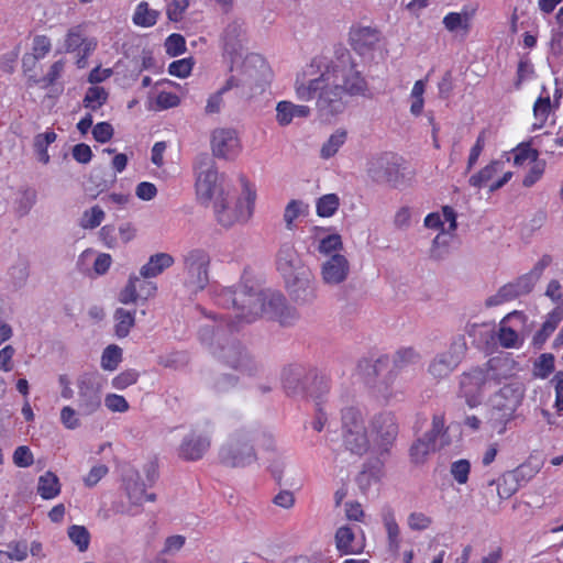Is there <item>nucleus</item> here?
<instances>
[{
	"instance_id": "2",
	"label": "nucleus",
	"mask_w": 563,
	"mask_h": 563,
	"mask_svg": "<svg viewBox=\"0 0 563 563\" xmlns=\"http://www.w3.org/2000/svg\"><path fill=\"white\" fill-rule=\"evenodd\" d=\"M214 302L225 309H233V314L222 317L228 321L230 331L256 321L264 313L276 319L282 325H289L297 318L295 309L286 305V299L280 292L256 291L246 285L222 288L216 294Z\"/></svg>"
},
{
	"instance_id": "1",
	"label": "nucleus",
	"mask_w": 563,
	"mask_h": 563,
	"mask_svg": "<svg viewBox=\"0 0 563 563\" xmlns=\"http://www.w3.org/2000/svg\"><path fill=\"white\" fill-rule=\"evenodd\" d=\"M366 89V80L347 52L332 59L318 77L306 79L298 75L295 81L297 99L316 100L317 113L325 121L345 110L347 97L362 95Z\"/></svg>"
},
{
	"instance_id": "63",
	"label": "nucleus",
	"mask_w": 563,
	"mask_h": 563,
	"mask_svg": "<svg viewBox=\"0 0 563 563\" xmlns=\"http://www.w3.org/2000/svg\"><path fill=\"white\" fill-rule=\"evenodd\" d=\"M109 472V468L104 464H97L91 467L89 473L84 477V484L86 487L96 486Z\"/></svg>"
},
{
	"instance_id": "46",
	"label": "nucleus",
	"mask_w": 563,
	"mask_h": 563,
	"mask_svg": "<svg viewBox=\"0 0 563 563\" xmlns=\"http://www.w3.org/2000/svg\"><path fill=\"white\" fill-rule=\"evenodd\" d=\"M517 287L516 283L504 285L495 296L488 298L487 305L496 306L518 298L520 296V291L517 290Z\"/></svg>"
},
{
	"instance_id": "47",
	"label": "nucleus",
	"mask_w": 563,
	"mask_h": 563,
	"mask_svg": "<svg viewBox=\"0 0 563 563\" xmlns=\"http://www.w3.org/2000/svg\"><path fill=\"white\" fill-rule=\"evenodd\" d=\"M104 219V211L99 206H93L89 210H85L79 225L82 229H95L101 224Z\"/></svg>"
},
{
	"instance_id": "7",
	"label": "nucleus",
	"mask_w": 563,
	"mask_h": 563,
	"mask_svg": "<svg viewBox=\"0 0 563 563\" xmlns=\"http://www.w3.org/2000/svg\"><path fill=\"white\" fill-rule=\"evenodd\" d=\"M184 269L189 285L195 290H202L209 283L211 258L203 249H191L184 254Z\"/></svg>"
},
{
	"instance_id": "60",
	"label": "nucleus",
	"mask_w": 563,
	"mask_h": 563,
	"mask_svg": "<svg viewBox=\"0 0 563 563\" xmlns=\"http://www.w3.org/2000/svg\"><path fill=\"white\" fill-rule=\"evenodd\" d=\"M485 141H486V130H483L477 139L475 144L472 146L467 159V167L466 170L470 172L474 165L477 163L484 147H485Z\"/></svg>"
},
{
	"instance_id": "21",
	"label": "nucleus",
	"mask_w": 563,
	"mask_h": 563,
	"mask_svg": "<svg viewBox=\"0 0 563 563\" xmlns=\"http://www.w3.org/2000/svg\"><path fill=\"white\" fill-rule=\"evenodd\" d=\"M476 13V8L463 7L461 12H449L443 18V25L449 32L462 30L464 34H468L471 30V21Z\"/></svg>"
},
{
	"instance_id": "34",
	"label": "nucleus",
	"mask_w": 563,
	"mask_h": 563,
	"mask_svg": "<svg viewBox=\"0 0 563 563\" xmlns=\"http://www.w3.org/2000/svg\"><path fill=\"white\" fill-rule=\"evenodd\" d=\"M355 539V534L351 527L343 526L340 527L335 532V544L336 549L342 554H354L361 551V548H356L353 544Z\"/></svg>"
},
{
	"instance_id": "25",
	"label": "nucleus",
	"mask_w": 563,
	"mask_h": 563,
	"mask_svg": "<svg viewBox=\"0 0 563 563\" xmlns=\"http://www.w3.org/2000/svg\"><path fill=\"white\" fill-rule=\"evenodd\" d=\"M533 130H541L545 126L553 110L550 95L545 86H542L541 93L533 103Z\"/></svg>"
},
{
	"instance_id": "12",
	"label": "nucleus",
	"mask_w": 563,
	"mask_h": 563,
	"mask_svg": "<svg viewBox=\"0 0 563 563\" xmlns=\"http://www.w3.org/2000/svg\"><path fill=\"white\" fill-rule=\"evenodd\" d=\"M504 162L501 161H492L489 164L484 166L479 172L472 175L468 179V183L472 187L483 188L488 186L489 191L494 192L505 186L512 177L511 172H506L503 174L500 178L495 181H492L494 177L503 170Z\"/></svg>"
},
{
	"instance_id": "33",
	"label": "nucleus",
	"mask_w": 563,
	"mask_h": 563,
	"mask_svg": "<svg viewBox=\"0 0 563 563\" xmlns=\"http://www.w3.org/2000/svg\"><path fill=\"white\" fill-rule=\"evenodd\" d=\"M125 490L128 493L129 499L131 503L135 505H141L144 501H155V494H146L144 484L134 481L132 477L124 478Z\"/></svg>"
},
{
	"instance_id": "48",
	"label": "nucleus",
	"mask_w": 563,
	"mask_h": 563,
	"mask_svg": "<svg viewBox=\"0 0 563 563\" xmlns=\"http://www.w3.org/2000/svg\"><path fill=\"white\" fill-rule=\"evenodd\" d=\"M450 473L457 484H466L468 482L471 473L470 461L466 459H460L457 461H454L450 466Z\"/></svg>"
},
{
	"instance_id": "31",
	"label": "nucleus",
	"mask_w": 563,
	"mask_h": 563,
	"mask_svg": "<svg viewBox=\"0 0 563 563\" xmlns=\"http://www.w3.org/2000/svg\"><path fill=\"white\" fill-rule=\"evenodd\" d=\"M109 99V92L101 86H91L82 99L84 108L95 112L103 107Z\"/></svg>"
},
{
	"instance_id": "18",
	"label": "nucleus",
	"mask_w": 563,
	"mask_h": 563,
	"mask_svg": "<svg viewBox=\"0 0 563 563\" xmlns=\"http://www.w3.org/2000/svg\"><path fill=\"white\" fill-rule=\"evenodd\" d=\"M220 357L225 364L234 369L246 373L249 375H251L253 372V361L247 356V354L244 352V347L241 346L240 343H233L229 346H223L221 349Z\"/></svg>"
},
{
	"instance_id": "37",
	"label": "nucleus",
	"mask_w": 563,
	"mask_h": 563,
	"mask_svg": "<svg viewBox=\"0 0 563 563\" xmlns=\"http://www.w3.org/2000/svg\"><path fill=\"white\" fill-rule=\"evenodd\" d=\"M57 139V134L54 131H46L44 133H40L34 137V151L37 155V159L47 164L49 162L48 146L54 143Z\"/></svg>"
},
{
	"instance_id": "32",
	"label": "nucleus",
	"mask_w": 563,
	"mask_h": 563,
	"mask_svg": "<svg viewBox=\"0 0 563 563\" xmlns=\"http://www.w3.org/2000/svg\"><path fill=\"white\" fill-rule=\"evenodd\" d=\"M243 35L242 26L236 23H230L223 32V48L230 55L236 54L241 48V37Z\"/></svg>"
},
{
	"instance_id": "49",
	"label": "nucleus",
	"mask_w": 563,
	"mask_h": 563,
	"mask_svg": "<svg viewBox=\"0 0 563 563\" xmlns=\"http://www.w3.org/2000/svg\"><path fill=\"white\" fill-rule=\"evenodd\" d=\"M563 319V310H560L559 308L553 309L549 314L547 320L543 322L540 331L538 332L537 336L541 338L542 340H545L549 335H551L559 323Z\"/></svg>"
},
{
	"instance_id": "39",
	"label": "nucleus",
	"mask_w": 563,
	"mask_h": 563,
	"mask_svg": "<svg viewBox=\"0 0 563 563\" xmlns=\"http://www.w3.org/2000/svg\"><path fill=\"white\" fill-rule=\"evenodd\" d=\"M437 449V443L426 437L423 439H418L410 448V457L411 461L416 464L423 463L426 457L434 452Z\"/></svg>"
},
{
	"instance_id": "11",
	"label": "nucleus",
	"mask_w": 563,
	"mask_h": 563,
	"mask_svg": "<svg viewBox=\"0 0 563 563\" xmlns=\"http://www.w3.org/2000/svg\"><path fill=\"white\" fill-rule=\"evenodd\" d=\"M488 382V372L483 368H473L464 373L460 380V395L465 398L470 407L481 402L484 386Z\"/></svg>"
},
{
	"instance_id": "50",
	"label": "nucleus",
	"mask_w": 563,
	"mask_h": 563,
	"mask_svg": "<svg viewBox=\"0 0 563 563\" xmlns=\"http://www.w3.org/2000/svg\"><path fill=\"white\" fill-rule=\"evenodd\" d=\"M420 361V355L412 347H404L397 351L394 358V367L402 369L404 367L416 364Z\"/></svg>"
},
{
	"instance_id": "45",
	"label": "nucleus",
	"mask_w": 563,
	"mask_h": 563,
	"mask_svg": "<svg viewBox=\"0 0 563 563\" xmlns=\"http://www.w3.org/2000/svg\"><path fill=\"white\" fill-rule=\"evenodd\" d=\"M122 361V350L115 344L107 346L101 356V367L106 371H114Z\"/></svg>"
},
{
	"instance_id": "17",
	"label": "nucleus",
	"mask_w": 563,
	"mask_h": 563,
	"mask_svg": "<svg viewBox=\"0 0 563 563\" xmlns=\"http://www.w3.org/2000/svg\"><path fill=\"white\" fill-rule=\"evenodd\" d=\"M210 439L206 435L190 433L184 438L178 449L179 457L185 461H198L202 459L210 448Z\"/></svg>"
},
{
	"instance_id": "16",
	"label": "nucleus",
	"mask_w": 563,
	"mask_h": 563,
	"mask_svg": "<svg viewBox=\"0 0 563 563\" xmlns=\"http://www.w3.org/2000/svg\"><path fill=\"white\" fill-rule=\"evenodd\" d=\"M380 40V32L376 27L356 26L350 31L351 46L363 55L375 48Z\"/></svg>"
},
{
	"instance_id": "53",
	"label": "nucleus",
	"mask_w": 563,
	"mask_h": 563,
	"mask_svg": "<svg viewBox=\"0 0 563 563\" xmlns=\"http://www.w3.org/2000/svg\"><path fill=\"white\" fill-rule=\"evenodd\" d=\"M518 490V483L510 474L503 475L497 482V494L501 499L510 498Z\"/></svg>"
},
{
	"instance_id": "30",
	"label": "nucleus",
	"mask_w": 563,
	"mask_h": 563,
	"mask_svg": "<svg viewBox=\"0 0 563 563\" xmlns=\"http://www.w3.org/2000/svg\"><path fill=\"white\" fill-rule=\"evenodd\" d=\"M159 15V11L150 8L146 1H141L134 10L132 21L136 26L152 27L157 23Z\"/></svg>"
},
{
	"instance_id": "4",
	"label": "nucleus",
	"mask_w": 563,
	"mask_h": 563,
	"mask_svg": "<svg viewBox=\"0 0 563 563\" xmlns=\"http://www.w3.org/2000/svg\"><path fill=\"white\" fill-rule=\"evenodd\" d=\"M283 386L289 396L302 393L314 399H319L330 388L329 379L324 375L309 373L303 376V368L300 366H289L283 371Z\"/></svg>"
},
{
	"instance_id": "38",
	"label": "nucleus",
	"mask_w": 563,
	"mask_h": 563,
	"mask_svg": "<svg viewBox=\"0 0 563 563\" xmlns=\"http://www.w3.org/2000/svg\"><path fill=\"white\" fill-rule=\"evenodd\" d=\"M347 132L344 129H338L330 135L328 141L322 145L320 156L324 159L333 157L340 147L345 143Z\"/></svg>"
},
{
	"instance_id": "22",
	"label": "nucleus",
	"mask_w": 563,
	"mask_h": 563,
	"mask_svg": "<svg viewBox=\"0 0 563 563\" xmlns=\"http://www.w3.org/2000/svg\"><path fill=\"white\" fill-rule=\"evenodd\" d=\"M424 225L429 229H441L442 232H453L457 227L456 213L452 207L444 206L442 216L439 212L429 213L424 218Z\"/></svg>"
},
{
	"instance_id": "23",
	"label": "nucleus",
	"mask_w": 563,
	"mask_h": 563,
	"mask_svg": "<svg viewBox=\"0 0 563 563\" xmlns=\"http://www.w3.org/2000/svg\"><path fill=\"white\" fill-rule=\"evenodd\" d=\"M311 109L305 104H295L291 101H279L276 106V120L279 125L286 126L294 118H307Z\"/></svg>"
},
{
	"instance_id": "64",
	"label": "nucleus",
	"mask_w": 563,
	"mask_h": 563,
	"mask_svg": "<svg viewBox=\"0 0 563 563\" xmlns=\"http://www.w3.org/2000/svg\"><path fill=\"white\" fill-rule=\"evenodd\" d=\"M192 69V63L189 58H183L178 60H174L168 66V73L172 76L185 78L187 77Z\"/></svg>"
},
{
	"instance_id": "51",
	"label": "nucleus",
	"mask_w": 563,
	"mask_h": 563,
	"mask_svg": "<svg viewBox=\"0 0 563 563\" xmlns=\"http://www.w3.org/2000/svg\"><path fill=\"white\" fill-rule=\"evenodd\" d=\"M342 246L341 236L339 234H330L320 240L318 251L325 256H331L339 254L338 252L342 250Z\"/></svg>"
},
{
	"instance_id": "6",
	"label": "nucleus",
	"mask_w": 563,
	"mask_h": 563,
	"mask_svg": "<svg viewBox=\"0 0 563 563\" xmlns=\"http://www.w3.org/2000/svg\"><path fill=\"white\" fill-rule=\"evenodd\" d=\"M402 158L394 153H383L367 162V175L376 183H388L397 186L404 180L401 173Z\"/></svg>"
},
{
	"instance_id": "58",
	"label": "nucleus",
	"mask_w": 563,
	"mask_h": 563,
	"mask_svg": "<svg viewBox=\"0 0 563 563\" xmlns=\"http://www.w3.org/2000/svg\"><path fill=\"white\" fill-rule=\"evenodd\" d=\"M545 170V162L544 161H534L533 165L530 167L526 176L523 177L522 185L525 187H531L537 181L541 179Z\"/></svg>"
},
{
	"instance_id": "28",
	"label": "nucleus",
	"mask_w": 563,
	"mask_h": 563,
	"mask_svg": "<svg viewBox=\"0 0 563 563\" xmlns=\"http://www.w3.org/2000/svg\"><path fill=\"white\" fill-rule=\"evenodd\" d=\"M37 494L42 499L49 500L60 494V483L57 475L51 471L38 477Z\"/></svg>"
},
{
	"instance_id": "15",
	"label": "nucleus",
	"mask_w": 563,
	"mask_h": 563,
	"mask_svg": "<svg viewBox=\"0 0 563 563\" xmlns=\"http://www.w3.org/2000/svg\"><path fill=\"white\" fill-rule=\"evenodd\" d=\"M350 272L346 257L342 254L331 255L321 267V276L324 284L339 285L343 283Z\"/></svg>"
},
{
	"instance_id": "43",
	"label": "nucleus",
	"mask_w": 563,
	"mask_h": 563,
	"mask_svg": "<svg viewBox=\"0 0 563 563\" xmlns=\"http://www.w3.org/2000/svg\"><path fill=\"white\" fill-rule=\"evenodd\" d=\"M554 355L551 353H543L534 362L533 375L538 378H548L555 369Z\"/></svg>"
},
{
	"instance_id": "42",
	"label": "nucleus",
	"mask_w": 563,
	"mask_h": 563,
	"mask_svg": "<svg viewBox=\"0 0 563 563\" xmlns=\"http://www.w3.org/2000/svg\"><path fill=\"white\" fill-rule=\"evenodd\" d=\"M68 538L78 548V551L85 552L90 544V533L85 526L73 525L67 530Z\"/></svg>"
},
{
	"instance_id": "41",
	"label": "nucleus",
	"mask_w": 563,
	"mask_h": 563,
	"mask_svg": "<svg viewBox=\"0 0 563 563\" xmlns=\"http://www.w3.org/2000/svg\"><path fill=\"white\" fill-rule=\"evenodd\" d=\"M383 522L387 532L389 548L397 550L399 548L400 530L393 510L388 509L384 512Z\"/></svg>"
},
{
	"instance_id": "19",
	"label": "nucleus",
	"mask_w": 563,
	"mask_h": 563,
	"mask_svg": "<svg viewBox=\"0 0 563 563\" xmlns=\"http://www.w3.org/2000/svg\"><path fill=\"white\" fill-rule=\"evenodd\" d=\"M52 51V41L47 35H35L32 42V54L24 55L22 59V68L26 75L31 71L37 60L45 58Z\"/></svg>"
},
{
	"instance_id": "10",
	"label": "nucleus",
	"mask_w": 563,
	"mask_h": 563,
	"mask_svg": "<svg viewBox=\"0 0 563 563\" xmlns=\"http://www.w3.org/2000/svg\"><path fill=\"white\" fill-rule=\"evenodd\" d=\"M371 432L378 450L388 452L398 435V423L391 412H380L371 421Z\"/></svg>"
},
{
	"instance_id": "26",
	"label": "nucleus",
	"mask_w": 563,
	"mask_h": 563,
	"mask_svg": "<svg viewBox=\"0 0 563 563\" xmlns=\"http://www.w3.org/2000/svg\"><path fill=\"white\" fill-rule=\"evenodd\" d=\"M65 65L66 62L64 59H58L54 62L49 66L47 73L43 77H41L42 89H51L52 91V93H49V97L59 96L64 91L63 84H59L58 81L65 71Z\"/></svg>"
},
{
	"instance_id": "44",
	"label": "nucleus",
	"mask_w": 563,
	"mask_h": 563,
	"mask_svg": "<svg viewBox=\"0 0 563 563\" xmlns=\"http://www.w3.org/2000/svg\"><path fill=\"white\" fill-rule=\"evenodd\" d=\"M307 212L308 205L303 203L301 200H290L284 211V220L286 222V227L291 230L294 228L295 220L298 217L306 214Z\"/></svg>"
},
{
	"instance_id": "52",
	"label": "nucleus",
	"mask_w": 563,
	"mask_h": 563,
	"mask_svg": "<svg viewBox=\"0 0 563 563\" xmlns=\"http://www.w3.org/2000/svg\"><path fill=\"white\" fill-rule=\"evenodd\" d=\"M358 424H364L361 411L354 407L345 408L342 411V429H351L355 432L357 430L355 427Z\"/></svg>"
},
{
	"instance_id": "9",
	"label": "nucleus",
	"mask_w": 563,
	"mask_h": 563,
	"mask_svg": "<svg viewBox=\"0 0 563 563\" xmlns=\"http://www.w3.org/2000/svg\"><path fill=\"white\" fill-rule=\"evenodd\" d=\"M78 407L82 415L90 416L101 407V385L96 374L86 373L77 380Z\"/></svg>"
},
{
	"instance_id": "62",
	"label": "nucleus",
	"mask_w": 563,
	"mask_h": 563,
	"mask_svg": "<svg viewBox=\"0 0 563 563\" xmlns=\"http://www.w3.org/2000/svg\"><path fill=\"white\" fill-rule=\"evenodd\" d=\"M106 407L112 412H126L130 408L126 399L118 394H108L104 398Z\"/></svg>"
},
{
	"instance_id": "57",
	"label": "nucleus",
	"mask_w": 563,
	"mask_h": 563,
	"mask_svg": "<svg viewBox=\"0 0 563 563\" xmlns=\"http://www.w3.org/2000/svg\"><path fill=\"white\" fill-rule=\"evenodd\" d=\"M539 153L529 144H520L514 150V164L522 165L528 159L534 162L538 159Z\"/></svg>"
},
{
	"instance_id": "40",
	"label": "nucleus",
	"mask_w": 563,
	"mask_h": 563,
	"mask_svg": "<svg viewBox=\"0 0 563 563\" xmlns=\"http://www.w3.org/2000/svg\"><path fill=\"white\" fill-rule=\"evenodd\" d=\"M340 198L336 194L321 196L316 202L317 214L321 218L332 217L339 209Z\"/></svg>"
},
{
	"instance_id": "55",
	"label": "nucleus",
	"mask_w": 563,
	"mask_h": 563,
	"mask_svg": "<svg viewBox=\"0 0 563 563\" xmlns=\"http://www.w3.org/2000/svg\"><path fill=\"white\" fill-rule=\"evenodd\" d=\"M139 373L135 369H126L114 376L111 380L113 388L123 390L135 384L139 379Z\"/></svg>"
},
{
	"instance_id": "56",
	"label": "nucleus",
	"mask_w": 563,
	"mask_h": 563,
	"mask_svg": "<svg viewBox=\"0 0 563 563\" xmlns=\"http://www.w3.org/2000/svg\"><path fill=\"white\" fill-rule=\"evenodd\" d=\"M165 48L169 56H178L186 51V41L181 34L173 33L165 41Z\"/></svg>"
},
{
	"instance_id": "24",
	"label": "nucleus",
	"mask_w": 563,
	"mask_h": 563,
	"mask_svg": "<svg viewBox=\"0 0 563 563\" xmlns=\"http://www.w3.org/2000/svg\"><path fill=\"white\" fill-rule=\"evenodd\" d=\"M461 362V356L452 346L448 352L440 354L429 366V372L437 378L448 376Z\"/></svg>"
},
{
	"instance_id": "36",
	"label": "nucleus",
	"mask_w": 563,
	"mask_h": 563,
	"mask_svg": "<svg viewBox=\"0 0 563 563\" xmlns=\"http://www.w3.org/2000/svg\"><path fill=\"white\" fill-rule=\"evenodd\" d=\"M115 334L119 338L129 335L135 323V311H129L124 308H118L114 311Z\"/></svg>"
},
{
	"instance_id": "35",
	"label": "nucleus",
	"mask_w": 563,
	"mask_h": 563,
	"mask_svg": "<svg viewBox=\"0 0 563 563\" xmlns=\"http://www.w3.org/2000/svg\"><path fill=\"white\" fill-rule=\"evenodd\" d=\"M239 84H238V80L235 79V77L230 76L228 78V80L225 81V84L223 85V87H221L218 91H216L208 98L207 104L205 108L206 113L207 114L219 113L221 110L222 102H223V95L225 92H228L229 90H231L233 87H236Z\"/></svg>"
},
{
	"instance_id": "13",
	"label": "nucleus",
	"mask_w": 563,
	"mask_h": 563,
	"mask_svg": "<svg viewBox=\"0 0 563 563\" xmlns=\"http://www.w3.org/2000/svg\"><path fill=\"white\" fill-rule=\"evenodd\" d=\"M157 290L154 282L139 276H131L128 284L119 294V301L124 305L135 303L137 300L146 301L155 296Z\"/></svg>"
},
{
	"instance_id": "20",
	"label": "nucleus",
	"mask_w": 563,
	"mask_h": 563,
	"mask_svg": "<svg viewBox=\"0 0 563 563\" xmlns=\"http://www.w3.org/2000/svg\"><path fill=\"white\" fill-rule=\"evenodd\" d=\"M355 428L357 429L355 432L351 429H342L343 444L351 453L363 455L369 448L366 428L365 424H358Z\"/></svg>"
},
{
	"instance_id": "29",
	"label": "nucleus",
	"mask_w": 563,
	"mask_h": 563,
	"mask_svg": "<svg viewBox=\"0 0 563 563\" xmlns=\"http://www.w3.org/2000/svg\"><path fill=\"white\" fill-rule=\"evenodd\" d=\"M297 264L298 254L294 245L289 243L282 245L276 258L277 269L285 276L291 275Z\"/></svg>"
},
{
	"instance_id": "61",
	"label": "nucleus",
	"mask_w": 563,
	"mask_h": 563,
	"mask_svg": "<svg viewBox=\"0 0 563 563\" xmlns=\"http://www.w3.org/2000/svg\"><path fill=\"white\" fill-rule=\"evenodd\" d=\"M13 463L18 467H29L34 463V456L26 445L18 446L13 452Z\"/></svg>"
},
{
	"instance_id": "59",
	"label": "nucleus",
	"mask_w": 563,
	"mask_h": 563,
	"mask_svg": "<svg viewBox=\"0 0 563 563\" xmlns=\"http://www.w3.org/2000/svg\"><path fill=\"white\" fill-rule=\"evenodd\" d=\"M92 136L98 143H107L109 142L114 134L113 126L111 123L102 121L98 122L92 126Z\"/></svg>"
},
{
	"instance_id": "54",
	"label": "nucleus",
	"mask_w": 563,
	"mask_h": 563,
	"mask_svg": "<svg viewBox=\"0 0 563 563\" xmlns=\"http://www.w3.org/2000/svg\"><path fill=\"white\" fill-rule=\"evenodd\" d=\"M389 364L388 356H382L372 365L369 361L364 360L358 363V369L364 372L367 376H379L384 368Z\"/></svg>"
},
{
	"instance_id": "5",
	"label": "nucleus",
	"mask_w": 563,
	"mask_h": 563,
	"mask_svg": "<svg viewBox=\"0 0 563 563\" xmlns=\"http://www.w3.org/2000/svg\"><path fill=\"white\" fill-rule=\"evenodd\" d=\"M251 432L241 430L232 433L219 450V461L227 467H245L257 459Z\"/></svg>"
},
{
	"instance_id": "3",
	"label": "nucleus",
	"mask_w": 563,
	"mask_h": 563,
	"mask_svg": "<svg viewBox=\"0 0 563 563\" xmlns=\"http://www.w3.org/2000/svg\"><path fill=\"white\" fill-rule=\"evenodd\" d=\"M242 194L245 200V207L239 199L235 209L230 210L227 201V192L223 187V176L218 173L214 166L201 172L196 181L197 196L203 202L214 201V212L218 222L225 228L233 225L238 221L249 220L254 211L256 190L244 175L240 176Z\"/></svg>"
},
{
	"instance_id": "14",
	"label": "nucleus",
	"mask_w": 563,
	"mask_h": 563,
	"mask_svg": "<svg viewBox=\"0 0 563 563\" xmlns=\"http://www.w3.org/2000/svg\"><path fill=\"white\" fill-rule=\"evenodd\" d=\"M65 46L67 52L78 53L79 58L76 64L79 68H84L87 65L88 56L95 51L97 43L86 36L82 25H76L69 29Z\"/></svg>"
},
{
	"instance_id": "27",
	"label": "nucleus",
	"mask_w": 563,
	"mask_h": 563,
	"mask_svg": "<svg viewBox=\"0 0 563 563\" xmlns=\"http://www.w3.org/2000/svg\"><path fill=\"white\" fill-rule=\"evenodd\" d=\"M174 257L168 253H157L150 257L148 262L142 266L141 277L152 278L162 274L174 264Z\"/></svg>"
},
{
	"instance_id": "8",
	"label": "nucleus",
	"mask_w": 563,
	"mask_h": 563,
	"mask_svg": "<svg viewBox=\"0 0 563 563\" xmlns=\"http://www.w3.org/2000/svg\"><path fill=\"white\" fill-rule=\"evenodd\" d=\"M210 146L212 155L225 161H234L242 152L239 133L232 128H217L211 132Z\"/></svg>"
}]
</instances>
